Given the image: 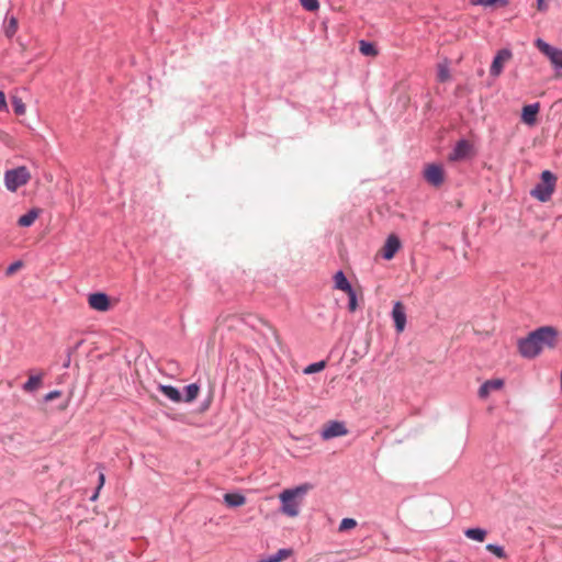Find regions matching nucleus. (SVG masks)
<instances>
[{
  "instance_id": "f257e3e1",
  "label": "nucleus",
  "mask_w": 562,
  "mask_h": 562,
  "mask_svg": "<svg viewBox=\"0 0 562 562\" xmlns=\"http://www.w3.org/2000/svg\"><path fill=\"white\" fill-rule=\"evenodd\" d=\"M559 331L553 326H542L531 331L526 338L518 341V350L524 358H535L543 349L555 348Z\"/></svg>"
},
{
  "instance_id": "f03ea898",
  "label": "nucleus",
  "mask_w": 562,
  "mask_h": 562,
  "mask_svg": "<svg viewBox=\"0 0 562 562\" xmlns=\"http://www.w3.org/2000/svg\"><path fill=\"white\" fill-rule=\"evenodd\" d=\"M312 488V485L308 483L299 485L294 488L283 490L279 494V499L281 502L280 512L291 518L297 517L300 515V509L304 499V496Z\"/></svg>"
},
{
  "instance_id": "7ed1b4c3",
  "label": "nucleus",
  "mask_w": 562,
  "mask_h": 562,
  "mask_svg": "<svg viewBox=\"0 0 562 562\" xmlns=\"http://www.w3.org/2000/svg\"><path fill=\"white\" fill-rule=\"evenodd\" d=\"M557 184V177L549 170L541 173V182L531 190V195L541 202H547L551 199Z\"/></svg>"
},
{
  "instance_id": "20e7f679",
  "label": "nucleus",
  "mask_w": 562,
  "mask_h": 562,
  "mask_svg": "<svg viewBox=\"0 0 562 562\" xmlns=\"http://www.w3.org/2000/svg\"><path fill=\"white\" fill-rule=\"evenodd\" d=\"M31 180V172L25 166L9 169L4 172V184L10 192H15Z\"/></svg>"
},
{
  "instance_id": "39448f33",
  "label": "nucleus",
  "mask_w": 562,
  "mask_h": 562,
  "mask_svg": "<svg viewBox=\"0 0 562 562\" xmlns=\"http://www.w3.org/2000/svg\"><path fill=\"white\" fill-rule=\"evenodd\" d=\"M535 45L549 58L554 68H562V49L551 46L541 38L536 40Z\"/></svg>"
},
{
  "instance_id": "423d86ee",
  "label": "nucleus",
  "mask_w": 562,
  "mask_h": 562,
  "mask_svg": "<svg viewBox=\"0 0 562 562\" xmlns=\"http://www.w3.org/2000/svg\"><path fill=\"white\" fill-rule=\"evenodd\" d=\"M348 432L349 431L345 423L338 420H330L323 426L321 437L324 440H329L336 437L346 436L348 435Z\"/></svg>"
},
{
  "instance_id": "0eeeda50",
  "label": "nucleus",
  "mask_w": 562,
  "mask_h": 562,
  "mask_svg": "<svg viewBox=\"0 0 562 562\" xmlns=\"http://www.w3.org/2000/svg\"><path fill=\"white\" fill-rule=\"evenodd\" d=\"M512 57L513 53L509 49L503 48L498 50L492 61L490 74L493 77H498L502 74L505 64L508 63L512 59Z\"/></svg>"
},
{
  "instance_id": "6e6552de",
  "label": "nucleus",
  "mask_w": 562,
  "mask_h": 562,
  "mask_svg": "<svg viewBox=\"0 0 562 562\" xmlns=\"http://www.w3.org/2000/svg\"><path fill=\"white\" fill-rule=\"evenodd\" d=\"M88 304L92 310L98 312H108L112 307L109 295L102 292L89 294Z\"/></svg>"
},
{
  "instance_id": "1a4fd4ad",
  "label": "nucleus",
  "mask_w": 562,
  "mask_h": 562,
  "mask_svg": "<svg viewBox=\"0 0 562 562\" xmlns=\"http://www.w3.org/2000/svg\"><path fill=\"white\" fill-rule=\"evenodd\" d=\"M229 318L232 319V322L240 321V322H243V323H245V324H247V325H249V326H251L254 328L256 326H255L252 321H256V322L265 325L271 331L276 342L278 345H281V339H280V335H279L278 330L273 326H271L268 322H266L265 319L258 318V317L252 316V315H233Z\"/></svg>"
},
{
  "instance_id": "9d476101",
  "label": "nucleus",
  "mask_w": 562,
  "mask_h": 562,
  "mask_svg": "<svg viewBox=\"0 0 562 562\" xmlns=\"http://www.w3.org/2000/svg\"><path fill=\"white\" fill-rule=\"evenodd\" d=\"M424 177L431 186L439 187L445 181V171L439 165H428L425 168Z\"/></svg>"
},
{
  "instance_id": "9b49d317",
  "label": "nucleus",
  "mask_w": 562,
  "mask_h": 562,
  "mask_svg": "<svg viewBox=\"0 0 562 562\" xmlns=\"http://www.w3.org/2000/svg\"><path fill=\"white\" fill-rule=\"evenodd\" d=\"M472 151V145L470 142L465 139H461L457 143L456 147L453 148L452 153L449 155V160L451 161H458L465 159L470 156Z\"/></svg>"
},
{
  "instance_id": "f8f14e48",
  "label": "nucleus",
  "mask_w": 562,
  "mask_h": 562,
  "mask_svg": "<svg viewBox=\"0 0 562 562\" xmlns=\"http://www.w3.org/2000/svg\"><path fill=\"white\" fill-rule=\"evenodd\" d=\"M392 317L394 319L396 330L402 333L406 325L405 307L402 302L397 301L394 303Z\"/></svg>"
},
{
  "instance_id": "ddd939ff",
  "label": "nucleus",
  "mask_w": 562,
  "mask_h": 562,
  "mask_svg": "<svg viewBox=\"0 0 562 562\" xmlns=\"http://www.w3.org/2000/svg\"><path fill=\"white\" fill-rule=\"evenodd\" d=\"M400 248L401 241L398 237L393 234L390 235L381 250L383 258L391 260Z\"/></svg>"
},
{
  "instance_id": "4468645a",
  "label": "nucleus",
  "mask_w": 562,
  "mask_h": 562,
  "mask_svg": "<svg viewBox=\"0 0 562 562\" xmlns=\"http://www.w3.org/2000/svg\"><path fill=\"white\" fill-rule=\"evenodd\" d=\"M503 386H504V380H502V379L487 380L479 389V396L481 398H486L491 392L498 391Z\"/></svg>"
},
{
  "instance_id": "2eb2a0df",
  "label": "nucleus",
  "mask_w": 562,
  "mask_h": 562,
  "mask_svg": "<svg viewBox=\"0 0 562 562\" xmlns=\"http://www.w3.org/2000/svg\"><path fill=\"white\" fill-rule=\"evenodd\" d=\"M539 103L525 105L522 108L521 120L527 125H533L537 122V114L539 112Z\"/></svg>"
},
{
  "instance_id": "dca6fc26",
  "label": "nucleus",
  "mask_w": 562,
  "mask_h": 562,
  "mask_svg": "<svg viewBox=\"0 0 562 562\" xmlns=\"http://www.w3.org/2000/svg\"><path fill=\"white\" fill-rule=\"evenodd\" d=\"M41 213L42 210L37 207L30 210L26 214L19 217L18 225L22 227H30L38 218Z\"/></svg>"
},
{
  "instance_id": "f3484780",
  "label": "nucleus",
  "mask_w": 562,
  "mask_h": 562,
  "mask_svg": "<svg viewBox=\"0 0 562 562\" xmlns=\"http://www.w3.org/2000/svg\"><path fill=\"white\" fill-rule=\"evenodd\" d=\"M159 391L167 396L170 401L175 403H180L182 401L181 394L178 389L171 385H162L158 386Z\"/></svg>"
},
{
  "instance_id": "a211bd4d",
  "label": "nucleus",
  "mask_w": 562,
  "mask_h": 562,
  "mask_svg": "<svg viewBox=\"0 0 562 562\" xmlns=\"http://www.w3.org/2000/svg\"><path fill=\"white\" fill-rule=\"evenodd\" d=\"M224 502L229 507H238L246 504V497L239 493H226Z\"/></svg>"
},
{
  "instance_id": "6ab92c4d",
  "label": "nucleus",
  "mask_w": 562,
  "mask_h": 562,
  "mask_svg": "<svg viewBox=\"0 0 562 562\" xmlns=\"http://www.w3.org/2000/svg\"><path fill=\"white\" fill-rule=\"evenodd\" d=\"M334 282H335V288L340 291L350 292V290L352 289L351 284L349 283V281L347 280V278L342 271H337L335 273Z\"/></svg>"
},
{
  "instance_id": "aec40b11",
  "label": "nucleus",
  "mask_w": 562,
  "mask_h": 562,
  "mask_svg": "<svg viewBox=\"0 0 562 562\" xmlns=\"http://www.w3.org/2000/svg\"><path fill=\"white\" fill-rule=\"evenodd\" d=\"M11 103L16 115H24L26 113V106L18 95V89H14L11 93Z\"/></svg>"
},
{
  "instance_id": "412c9836",
  "label": "nucleus",
  "mask_w": 562,
  "mask_h": 562,
  "mask_svg": "<svg viewBox=\"0 0 562 562\" xmlns=\"http://www.w3.org/2000/svg\"><path fill=\"white\" fill-rule=\"evenodd\" d=\"M464 535L467 538L471 540L483 542L486 538L487 532L486 530L481 528H469L464 531Z\"/></svg>"
},
{
  "instance_id": "4be33fe9",
  "label": "nucleus",
  "mask_w": 562,
  "mask_h": 562,
  "mask_svg": "<svg viewBox=\"0 0 562 562\" xmlns=\"http://www.w3.org/2000/svg\"><path fill=\"white\" fill-rule=\"evenodd\" d=\"M292 550L290 549H280L276 554L261 559L259 562H282L291 557Z\"/></svg>"
},
{
  "instance_id": "5701e85b",
  "label": "nucleus",
  "mask_w": 562,
  "mask_h": 562,
  "mask_svg": "<svg viewBox=\"0 0 562 562\" xmlns=\"http://www.w3.org/2000/svg\"><path fill=\"white\" fill-rule=\"evenodd\" d=\"M472 5H482V7H506L508 4L507 0H470Z\"/></svg>"
},
{
  "instance_id": "b1692460",
  "label": "nucleus",
  "mask_w": 562,
  "mask_h": 562,
  "mask_svg": "<svg viewBox=\"0 0 562 562\" xmlns=\"http://www.w3.org/2000/svg\"><path fill=\"white\" fill-rule=\"evenodd\" d=\"M42 384V376L41 375H31L29 380L24 383L23 390L25 392H34L37 390Z\"/></svg>"
},
{
  "instance_id": "393cba45",
  "label": "nucleus",
  "mask_w": 562,
  "mask_h": 562,
  "mask_svg": "<svg viewBox=\"0 0 562 562\" xmlns=\"http://www.w3.org/2000/svg\"><path fill=\"white\" fill-rule=\"evenodd\" d=\"M184 391H186L184 402L191 403L198 397L200 387L198 384L192 383V384L187 385Z\"/></svg>"
},
{
  "instance_id": "a878e982",
  "label": "nucleus",
  "mask_w": 562,
  "mask_h": 562,
  "mask_svg": "<svg viewBox=\"0 0 562 562\" xmlns=\"http://www.w3.org/2000/svg\"><path fill=\"white\" fill-rule=\"evenodd\" d=\"M359 50L364 56H376L378 55V50H376L375 46L366 41H361L359 43Z\"/></svg>"
},
{
  "instance_id": "bb28decb",
  "label": "nucleus",
  "mask_w": 562,
  "mask_h": 562,
  "mask_svg": "<svg viewBox=\"0 0 562 562\" xmlns=\"http://www.w3.org/2000/svg\"><path fill=\"white\" fill-rule=\"evenodd\" d=\"M437 78L440 82H446L450 79V70L447 64H439Z\"/></svg>"
},
{
  "instance_id": "cd10ccee",
  "label": "nucleus",
  "mask_w": 562,
  "mask_h": 562,
  "mask_svg": "<svg viewBox=\"0 0 562 562\" xmlns=\"http://www.w3.org/2000/svg\"><path fill=\"white\" fill-rule=\"evenodd\" d=\"M357 527V520L353 518H344L338 527L339 532L348 531Z\"/></svg>"
},
{
  "instance_id": "c85d7f7f",
  "label": "nucleus",
  "mask_w": 562,
  "mask_h": 562,
  "mask_svg": "<svg viewBox=\"0 0 562 562\" xmlns=\"http://www.w3.org/2000/svg\"><path fill=\"white\" fill-rule=\"evenodd\" d=\"M486 550L490 551L491 553H493L494 555H496L499 559H506L507 558V554H506L505 550L501 546L490 543V544L486 546Z\"/></svg>"
},
{
  "instance_id": "c756f323",
  "label": "nucleus",
  "mask_w": 562,
  "mask_h": 562,
  "mask_svg": "<svg viewBox=\"0 0 562 562\" xmlns=\"http://www.w3.org/2000/svg\"><path fill=\"white\" fill-rule=\"evenodd\" d=\"M0 142L10 148H15V139L5 131L0 130Z\"/></svg>"
},
{
  "instance_id": "7c9ffc66",
  "label": "nucleus",
  "mask_w": 562,
  "mask_h": 562,
  "mask_svg": "<svg viewBox=\"0 0 562 562\" xmlns=\"http://www.w3.org/2000/svg\"><path fill=\"white\" fill-rule=\"evenodd\" d=\"M300 3L305 10L310 12H314L319 8L318 0H300Z\"/></svg>"
},
{
  "instance_id": "2f4dec72",
  "label": "nucleus",
  "mask_w": 562,
  "mask_h": 562,
  "mask_svg": "<svg viewBox=\"0 0 562 562\" xmlns=\"http://www.w3.org/2000/svg\"><path fill=\"white\" fill-rule=\"evenodd\" d=\"M16 30H18V20L14 16H12V18H10L7 29H5L7 36L12 37L15 34Z\"/></svg>"
},
{
  "instance_id": "473e14b6",
  "label": "nucleus",
  "mask_w": 562,
  "mask_h": 562,
  "mask_svg": "<svg viewBox=\"0 0 562 562\" xmlns=\"http://www.w3.org/2000/svg\"><path fill=\"white\" fill-rule=\"evenodd\" d=\"M324 368H325V362L324 361L315 362V363H312V364L307 366L304 369V373L305 374H312V373L322 371Z\"/></svg>"
},
{
  "instance_id": "72a5a7b5",
  "label": "nucleus",
  "mask_w": 562,
  "mask_h": 562,
  "mask_svg": "<svg viewBox=\"0 0 562 562\" xmlns=\"http://www.w3.org/2000/svg\"><path fill=\"white\" fill-rule=\"evenodd\" d=\"M349 297L348 308L350 312H355L358 307L357 295L353 289L350 292H346Z\"/></svg>"
},
{
  "instance_id": "f704fd0d",
  "label": "nucleus",
  "mask_w": 562,
  "mask_h": 562,
  "mask_svg": "<svg viewBox=\"0 0 562 562\" xmlns=\"http://www.w3.org/2000/svg\"><path fill=\"white\" fill-rule=\"evenodd\" d=\"M23 263L22 261H15L13 263H11L7 270H5V274L7 276H12L14 274L16 271H19L21 268H22Z\"/></svg>"
},
{
  "instance_id": "c9c22d12",
  "label": "nucleus",
  "mask_w": 562,
  "mask_h": 562,
  "mask_svg": "<svg viewBox=\"0 0 562 562\" xmlns=\"http://www.w3.org/2000/svg\"><path fill=\"white\" fill-rule=\"evenodd\" d=\"M8 103L4 92L0 89V112H8Z\"/></svg>"
},
{
  "instance_id": "e433bc0d",
  "label": "nucleus",
  "mask_w": 562,
  "mask_h": 562,
  "mask_svg": "<svg viewBox=\"0 0 562 562\" xmlns=\"http://www.w3.org/2000/svg\"><path fill=\"white\" fill-rule=\"evenodd\" d=\"M104 481H105V476H104L103 472H100V474H99V486L97 488V493L91 497L92 501H94L98 497V493H99L100 488L103 486Z\"/></svg>"
},
{
  "instance_id": "4c0bfd02",
  "label": "nucleus",
  "mask_w": 562,
  "mask_h": 562,
  "mask_svg": "<svg viewBox=\"0 0 562 562\" xmlns=\"http://www.w3.org/2000/svg\"><path fill=\"white\" fill-rule=\"evenodd\" d=\"M61 395L60 391H52L45 395V401L50 402Z\"/></svg>"
},
{
  "instance_id": "58836bf2",
  "label": "nucleus",
  "mask_w": 562,
  "mask_h": 562,
  "mask_svg": "<svg viewBox=\"0 0 562 562\" xmlns=\"http://www.w3.org/2000/svg\"><path fill=\"white\" fill-rule=\"evenodd\" d=\"M537 8L540 11H543L546 9L544 0H537Z\"/></svg>"
}]
</instances>
